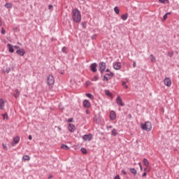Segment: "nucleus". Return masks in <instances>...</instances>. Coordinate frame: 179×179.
Returning a JSON list of instances; mask_svg holds the SVG:
<instances>
[{
  "instance_id": "nucleus-1",
  "label": "nucleus",
  "mask_w": 179,
  "mask_h": 179,
  "mask_svg": "<svg viewBox=\"0 0 179 179\" xmlns=\"http://www.w3.org/2000/svg\"><path fill=\"white\" fill-rule=\"evenodd\" d=\"M72 19L76 23H80L82 20V15H80V11L77 8L73 10Z\"/></svg>"
},
{
  "instance_id": "nucleus-2",
  "label": "nucleus",
  "mask_w": 179,
  "mask_h": 179,
  "mask_svg": "<svg viewBox=\"0 0 179 179\" xmlns=\"http://www.w3.org/2000/svg\"><path fill=\"white\" fill-rule=\"evenodd\" d=\"M141 129L146 131L147 132H150L152 131V123L149 121L145 122L144 124H141Z\"/></svg>"
},
{
  "instance_id": "nucleus-3",
  "label": "nucleus",
  "mask_w": 179,
  "mask_h": 179,
  "mask_svg": "<svg viewBox=\"0 0 179 179\" xmlns=\"http://www.w3.org/2000/svg\"><path fill=\"white\" fill-rule=\"evenodd\" d=\"M47 83L49 86H51L55 83V79L52 75H48L47 77Z\"/></svg>"
},
{
  "instance_id": "nucleus-4",
  "label": "nucleus",
  "mask_w": 179,
  "mask_h": 179,
  "mask_svg": "<svg viewBox=\"0 0 179 179\" xmlns=\"http://www.w3.org/2000/svg\"><path fill=\"white\" fill-rule=\"evenodd\" d=\"M143 164H144V166L147 167L144 169V171H150V168H149L150 166V164L149 163V161L148 160V159L146 158L143 159Z\"/></svg>"
},
{
  "instance_id": "nucleus-5",
  "label": "nucleus",
  "mask_w": 179,
  "mask_h": 179,
  "mask_svg": "<svg viewBox=\"0 0 179 179\" xmlns=\"http://www.w3.org/2000/svg\"><path fill=\"white\" fill-rule=\"evenodd\" d=\"M19 142H20V136H17L13 138V142H11L10 145L11 146H15L16 145H17V143H19Z\"/></svg>"
},
{
  "instance_id": "nucleus-6",
  "label": "nucleus",
  "mask_w": 179,
  "mask_h": 179,
  "mask_svg": "<svg viewBox=\"0 0 179 179\" xmlns=\"http://www.w3.org/2000/svg\"><path fill=\"white\" fill-rule=\"evenodd\" d=\"M113 68L116 71H120L121 69V62H115L113 63Z\"/></svg>"
},
{
  "instance_id": "nucleus-7",
  "label": "nucleus",
  "mask_w": 179,
  "mask_h": 179,
  "mask_svg": "<svg viewBox=\"0 0 179 179\" xmlns=\"http://www.w3.org/2000/svg\"><path fill=\"white\" fill-rule=\"evenodd\" d=\"M101 73H103L106 71V63L101 62L99 65Z\"/></svg>"
},
{
  "instance_id": "nucleus-8",
  "label": "nucleus",
  "mask_w": 179,
  "mask_h": 179,
  "mask_svg": "<svg viewBox=\"0 0 179 179\" xmlns=\"http://www.w3.org/2000/svg\"><path fill=\"white\" fill-rule=\"evenodd\" d=\"M109 117L111 121H114V120L117 118V115L115 114V112L114 110H112L110 112Z\"/></svg>"
},
{
  "instance_id": "nucleus-9",
  "label": "nucleus",
  "mask_w": 179,
  "mask_h": 179,
  "mask_svg": "<svg viewBox=\"0 0 179 179\" xmlns=\"http://www.w3.org/2000/svg\"><path fill=\"white\" fill-rule=\"evenodd\" d=\"M164 83L165 86L170 87V86H171V80L169 78H166L164 80Z\"/></svg>"
},
{
  "instance_id": "nucleus-10",
  "label": "nucleus",
  "mask_w": 179,
  "mask_h": 179,
  "mask_svg": "<svg viewBox=\"0 0 179 179\" xmlns=\"http://www.w3.org/2000/svg\"><path fill=\"white\" fill-rule=\"evenodd\" d=\"M92 138H93V135H92V134H90L88 135H84L83 136V141H92Z\"/></svg>"
},
{
  "instance_id": "nucleus-11",
  "label": "nucleus",
  "mask_w": 179,
  "mask_h": 179,
  "mask_svg": "<svg viewBox=\"0 0 179 179\" xmlns=\"http://www.w3.org/2000/svg\"><path fill=\"white\" fill-rule=\"evenodd\" d=\"M116 103L117 104H118V106H121L122 107H123L124 106V102H122V99H121V96H117V99H116Z\"/></svg>"
},
{
  "instance_id": "nucleus-12",
  "label": "nucleus",
  "mask_w": 179,
  "mask_h": 179,
  "mask_svg": "<svg viewBox=\"0 0 179 179\" xmlns=\"http://www.w3.org/2000/svg\"><path fill=\"white\" fill-rule=\"evenodd\" d=\"M90 68H91V71H92V72H97V64L94 63V64H91Z\"/></svg>"
},
{
  "instance_id": "nucleus-13",
  "label": "nucleus",
  "mask_w": 179,
  "mask_h": 179,
  "mask_svg": "<svg viewBox=\"0 0 179 179\" xmlns=\"http://www.w3.org/2000/svg\"><path fill=\"white\" fill-rule=\"evenodd\" d=\"M17 54L21 55V57H23V55L26 54V50H24V49H19L17 50Z\"/></svg>"
},
{
  "instance_id": "nucleus-14",
  "label": "nucleus",
  "mask_w": 179,
  "mask_h": 179,
  "mask_svg": "<svg viewBox=\"0 0 179 179\" xmlns=\"http://www.w3.org/2000/svg\"><path fill=\"white\" fill-rule=\"evenodd\" d=\"M76 129V127H75L74 124H69V131H70V132H73L75 131Z\"/></svg>"
},
{
  "instance_id": "nucleus-15",
  "label": "nucleus",
  "mask_w": 179,
  "mask_h": 179,
  "mask_svg": "<svg viewBox=\"0 0 179 179\" xmlns=\"http://www.w3.org/2000/svg\"><path fill=\"white\" fill-rule=\"evenodd\" d=\"M83 106L85 107V108H89L90 107V102L87 100H85L83 101Z\"/></svg>"
},
{
  "instance_id": "nucleus-16",
  "label": "nucleus",
  "mask_w": 179,
  "mask_h": 179,
  "mask_svg": "<svg viewBox=\"0 0 179 179\" xmlns=\"http://www.w3.org/2000/svg\"><path fill=\"white\" fill-rule=\"evenodd\" d=\"M5 107V101L2 99H0V110H3Z\"/></svg>"
},
{
  "instance_id": "nucleus-17",
  "label": "nucleus",
  "mask_w": 179,
  "mask_h": 179,
  "mask_svg": "<svg viewBox=\"0 0 179 179\" xmlns=\"http://www.w3.org/2000/svg\"><path fill=\"white\" fill-rule=\"evenodd\" d=\"M8 50H9V52H14L15 50H13V46H12V45L10 44H8Z\"/></svg>"
},
{
  "instance_id": "nucleus-18",
  "label": "nucleus",
  "mask_w": 179,
  "mask_h": 179,
  "mask_svg": "<svg viewBox=\"0 0 179 179\" xmlns=\"http://www.w3.org/2000/svg\"><path fill=\"white\" fill-rule=\"evenodd\" d=\"M111 135H113V136H117V135H118V132L117 131V130L115 129H113L112 130Z\"/></svg>"
},
{
  "instance_id": "nucleus-19",
  "label": "nucleus",
  "mask_w": 179,
  "mask_h": 179,
  "mask_svg": "<svg viewBox=\"0 0 179 179\" xmlns=\"http://www.w3.org/2000/svg\"><path fill=\"white\" fill-rule=\"evenodd\" d=\"M22 159H23L24 162H26V161L29 162V160H30V156H29V155H24V156L22 157Z\"/></svg>"
},
{
  "instance_id": "nucleus-20",
  "label": "nucleus",
  "mask_w": 179,
  "mask_h": 179,
  "mask_svg": "<svg viewBox=\"0 0 179 179\" xmlns=\"http://www.w3.org/2000/svg\"><path fill=\"white\" fill-rule=\"evenodd\" d=\"M62 149H64V150H69V147H68V145H62L61 146Z\"/></svg>"
},
{
  "instance_id": "nucleus-21",
  "label": "nucleus",
  "mask_w": 179,
  "mask_h": 179,
  "mask_svg": "<svg viewBox=\"0 0 179 179\" xmlns=\"http://www.w3.org/2000/svg\"><path fill=\"white\" fill-rule=\"evenodd\" d=\"M130 171H131V174H134V176H136V174L138 173L136 171V169H135L134 168L130 169Z\"/></svg>"
},
{
  "instance_id": "nucleus-22",
  "label": "nucleus",
  "mask_w": 179,
  "mask_h": 179,
  "mask_svg": "<svg viewBox=\"0 0 179 179\" xmlns=\"http://www.w3.org/2000/svg\"><path fill=\"white\" fill-rule=\"evenodd\" d=\"M150 59L152 61V62H156V58H155V56H153V55H150Z\"/></svg>"
},
{
  "instance_id": "nucleus-23",
  "label": "nucleus",
  "mask_w": 179,
  "mask_h": 179,
  "mask_svg": "<svg viewBox=\"0 0 179 179\" xmlns=\"http://www.w3.org/2000/svg\"><path fill=\"white\" fill-rule=\"evenodd\" d=\"M108 76H114V73H110V74H106L105 79H106V80H108Z\"/></svg>"
},
{
  "instance_id": "nucleus-24",
  "label": "nucleus",
  "mask_w": 179,
  "mask_h": 179,
  "mask_svg": "<svg viewBox=\"0 0 179 179\" xmlns=\"http://www.w3.org/2000/svg\"><path fill=\"white\" fill-rule=\"evenodd\" d=\"M86 96L88 97V99H90L91 100H93V99H94V97L93 96V95L92 94H86Z\"/></svg>"
},
{
  "instance_id": "nucleus-25",
  "label": "nucleus",
  "mask_w": 179,
  "mask_h": 179,
  "mask_svg": "<svg viewBox=\"0 0 179 179\" xmlns=\"http://www.w3.org/2000/svg\"><path fill=\"white\" fill-rule=\"evenodd\" d=\"M122 20H127L128 19V14H124L122 15Z\"/></svg>"
},
{
  "instance_id": "nucleus-26",
  "label": "nucleus",
  "mask_w": 179,
  "mask_h": 179,
  "mask_svg": "<svg viewBox=\"0 0 179 179\" xmlns=\"http://www.w3.org/2000/svg\"><path fill=\"white\" fill-rule=\"evenodd\" d=\"M114 11L115 13H117V15H120V8H118V7H115Z\"/></svg>"
},
{
  "instance_id": "nucleus-27",
  "label": "nucleus",
  "mask_w": 179,
  "mask_h": 179,
  "mask_svg": "<svg viewBox=\"0 0 179 179\" xmlns=\"http://www.w3.org/2000/svg\"><path fill=\"white\" fill-rule=\"evenodd\" d=\"M122 85L124 87V89H128V85H127V83H125V81L122 82Z\"/></svg>"
},
{
  "instance_id": "nucleus-28",
  "label": "nucleus",
  "mask_w": 179,
  "mask_h": 179,
  "mask_svg": "<svg viewBox=\"0 0 179 179\" xmlns=\"http://www.w3.org/2000/svg\"><path fill=\"white\" fill-rule=\"evenodd\" d=\"M81 152H82V153H83L84 155H86V153H87V150L86 148H81Z\"/></svg>"
},
{
  "instance_id": "nucleus-29",
  "label": "nucleus",
  "mask_w": 179,
  "mask_h": 179,
  "mask_svg": "<svg viewBox=\"0 0 179 179\" xmlns=\"http://www.w3.org/2000/svg\"><path fill=\"white\" fill-rule=\"evenodd\" d=\"M161 3H169V0H159Z\"/></svg>"
},
{
  "instance_id": "nucleus-30",
  "label": "nucleus",
  "mask_w": 179,
  "mask_h": 179,
  "mask_svg": "<svg viewBox=\"0 0 179 179\" xmlns=\"http://www.w3.org/2000/svg\"><path fill=\"white\" fill-rule=\"evenodd\" d=\"M5 6L7 8H12V4L10 3H7L5 4Z\"/></svg>"
},
{
  "instance_id": "nucleus-31",
  "label": "nucleus",
  "mask_w": 179,
  "mask_h": 179,
  "mask_svg": "<svg viewBox=\"0 0 179 179\" xmlns=\"http://www.w3.org/2000/svg\"><path fill=\"white\" fill-rule=\"evenodd\" d=\"M3 120H8V114L7 113H5V114H3Z\"/></svg>"
},
{
  "instance_id": "nucleus-32",
  "label": "nucleus",
  "mask_w": 179,
  "mask_h": 179,
  "mask_svg": "<svg viewBox=\"0 0 179 179\" xmlns=\"http://www.w3.org/2000/svg\"><path fill=\"white\" fill-rule=\"evenodd\" d=\"M2 146H3V149H4V150H8V146H6V144L2 143Z\"/></svg>"
},
{
  "instance_id": "nucleus-33",
  "label": "nucleus",
  "mask_w": 179,
  "mask_h": 179,
  "mask_svg": "<svg viewBox=\"0 0 179 179\" xmlns=\"http://www.w3.org/2000/svg\"><path fill=\"white\" fill-rule=\"evenodd\" d=\"M48 9L50 10H54V6H52V5H49L48 6Z\"/></svg>"
},
{
  "instance_id": "nucleus-34",
  "label": "nucleus",
  "mask_w": 179,
  "mask_h": 179,
  "mask_svg": "<svg viewBox=\"0 0 179 179\" xmlns=\"http://www.w3.org/2000/svg\"><path fill=\"white\" fill-rule=\"evenodd\" d=\"M106 96H111V93L108 90L106 91Z\"/></svg>"
},
{
  "instance_id": "nucleus-35",
  "label": "nucleus",
  "mask_w": 179,
  "mask_h": 179,
  "mask_svg": "<svg viewBox=\"0 0 179 179\" xmlns=\"http://www.w3.org/2000/svg\"><path fill=\"white\" fill-rule=\"evenodd\" d=\"M91 82L90 81H87V83H86V86L87 87V86H90V85H91Z\"/></svg>"
},
{
  "instance_id": "nucleus-36",
  "label": "nucleus",
  "mask_w": 179,
  "mask_h": 179,
  "mask_svg": "<svg viewBox=\"0 0 179 179\" xmlns=\"http://www.w3.org/2000/svg\"><path fill=\"white\" fill-rule=\"evenodd\" d=\"M62 51L63 52H66V47H64V48H62Z\"/></svg>"
},
{
  "instance_id": "nucleus-37",
  "label": "nucleus",
  "mask_w": 179,
  "mask_h": 179,
  "mask_svg": "<svg viewBox=\"0 0 179 179\" xmlns=\"http://www.w3.org/2000/svg\"><path fill=\"white\" fill-rule=\"evenodd\" d=\"M167 20V14H165L164 15V20Z\"/></svg>"
},
{
  "instance_id": "nucleus-38",
  "label": "nucleus",
  "mask_w": 179,
  "mask_h": 179,
  "mask_svg": "<svg viewBox=\"0 0 179 179\" xmlns=\"http://www.w3.org/2000/svg\"><path fill=\"white\" fill-rule=\"evenodd\" d=\"M1 33H2V34H5V33H6V31L3 28L1 29Z\"/></svg>"
},
{
  "instance_id": "nucleus-39",
  "label": "nucleus",
  "mask_w": 179,
  "mask_h": 179,
  "mask_svg": "<svg viewBox=\"0 0 179 179\" xmlns=\"http://www.w3.org/2000/svg\"><path fill=\"white\" fill-rule=\"evenodd\" d=\"M122 174H124V176H126V174H127V172H126L125 170H124V169L122 170Z\"/></svg>"
},
{
  "instance_id": "nucleus-40",
  "label": "nucleus",
  "mask_w": 179,
  "mask_h": 179,
  "mask_svg": "<svg viewBox=\"0 0 179 179\" xmlns=\"http://www.w3.org/2000/svg\"><path fill=\"white\" fill-rule=\"evenodd\" d=\"M114 179H121V178H120V175H117Z\"/></svg>"
},
{
  "instance_id": "nucleus-41",
  "label": "nucleus",
  "mask_w": 179,
  "mask_h": 179,
  "mask_svg": "<svg viewBox=\"0 0 179 179\" xmlns=\"http://www.w3.org/2000/svg\"><path fill=\"white\" fill-rule=\"evenodd\" d=\"M6 72H7V73H9V72H10V68H7Z\"/></svg>"
},
{
  "instance_id": "nucleus-42",
  "label": "nucleus",
  "mask_w": 179,
  "mask_h": 179,
  "mask_svg": "<svg viewBox=\"0 0 179 179\" xmlns=\"http://www.w3.org/2000/svg\"><path fill=\"white\" fill-rule=\"evenodd\" d=\"M133 67L136 68V62H134Z\"/></svg>"
},
{
  "instance_id": "nucleus-43",
  "label": "nucleus",
  "mask_w": 179,
  "mask_h": 179,
  "mask_svg": "<svg viewBox=\"0 0 179 179\" xmlns=\"http://www.w3.org/2000/svg\"><path fill=\"white\" fill-rule=\"evenodd\" d=\"M15 93L17 94H20V92H19V90H15Z\"/></svg>"
},
{
  "instance_id": "nucleus-44",
  "label": "nucleus",
  "mask_w": 179,
  "mask_h": 179,
  "mask_svg": "<svg viewBox=\"0 0 179 179\" xmlns=\"http://www.w3.org/2000/svg\"><path fill=\"white\" fill-rule=\"evenodd\" d=\"M72 121H73V119H72V118H69V119L68 120V122H72Z\"/></svg>"
},
{
  "instance_id": "nucleus-45",
  "label": "nucleus",
  "mask_w": 179,
  "mask_h": 179,
  "mask_svg": "<svg viewBox=\"0 0 179 179\" xmlns=\"http://www.w3.org/2000/svg\"><path fill=\"white\" fill-rule=\"evenodd\" d=\"M31 139H33V137L31 136V135H29V141H31Z\"/></svg>"
},
{
  "instance_id": "nucleus-46",
  "label": "nucleus",
  "mask_w": 179,
  "mask_h": 179,
  "mask_svg": "<svg viewBox=\"0 0 179 179\" xmlns=\"http://www.w3.org/2000/svg\"><path fill=\"white\" fill-rule=\"evenodd\" d=\"M19 94H16L14 95L15 97V99H17V97H19Z\"/></svg>"
},
{
  "instance_id": "nucleus-47",
  "label": "nucleus",
  "mask_w": 179,
  "mask_h": 179,
  "mask_svg": "<svg viewBox=\"0 0 179 179\" xmlns=\"http://www.w3.org/2000/svg\"><path fill=\"white\" fill-rule=\"evenodd\" d=\"M146 176H147L146 172H144V173H143V177H146Z\"/></svg>"
},
{
  "instance_id": "nucleus-48",
  "label": "nucleus",
  "mask_w": 179,
  "mask_h": 179,
  "mask_svg": "<svg viewBox=\"0 0 179 179\" xmlns=\"http://www.w3.org/2000/svg\"><path fill=\"white\" fill-rule=\"evenodd\" d=\"M97 79H99V78L97 76H95L93 79V80H97Z\"/></svg>"
},
{
  "instance_id": "nucleus-49",
  "label": "nucleus",
  "mask_w": 179,
  "mask_h": 179,
  "mask_svg": "<svg viewBox=\"0 0 179 179\" xmlns=\"http://www.w3.org/2000/svg\"><path fill=\"white\" fill-rule=\"evenodd\" d=\"M51 178H52V175H50L48 177V179H51Z\"/></svg>"
},
{
  "instance_id": "nucleus-50",
  "label": "nucleus",
  "mask_w": 179,
  "mask_h": 179,
  "mask_svg": "<svg viewBox=\"0 0 179 179\" xmlns=\"http://www.w3.org/2000/svg\"><path fill=\"white\" fill-rule=\"evenodd\" d=\"M0 26H2V20H1V18H0Z\"/></svg>"
},
{
  "instance_id": "nucleus-51",
  "label": "nucleus",
  "mask_w": 179,
  "mask_h": 179,
  "mask_svg": "<svg viewBox=\"0 0 179 179\" xmlns=\"http://www.w3.org/2000/svg\"><path fill=\"white\" fill-rule=\"evenodd\" d=\"M138 166L139 167H141L142 166V164H141V162L138 163Z\"/></svg>"
},
{
  "instance_id": "nucleus-52",
  "label": "nucleus",
  "mask_w": 179,
  "mask_h": 179,
  "mask_svg": "<svg viewBox=\"0 0 179 179\" xmlns=\"http://www.w3.org/2000/svg\"><path fill=\"white\" fill-rule=\"evenodd\" d=\"M140 169H141V171H142V170H143V168H142V166H140Z\"/></svg>"
},
{
  "instance_id": "nucleus-53",
  "label": "nucleus",
  "mask_w": 179,
  "mask_h": 179,
  "mask_svg": "<svg viewBox=\"0 0 179 179\" xmlns=\"http://www.w3.org/2000/svg\"><path fill=\"white\" fill-rule=\"evenodd\" d=\"M87 114H90L89 110H86Z\"/></svg>"
},
{
  "instance_id": "nucleus-54",
  "label": "nucleus",
  "mask_w": 179,
  "mask_h": 179,
  "mask_svg": "<svg viewBox=\"0 0 179 179\" xmlns=\"http://www.w3.org/2000/svg\"><path fill=\"white\" fill-rule=\"evenodd\" d=\"M170 13H167L166 15H167V16H168V15H170Z\"/></svg>"
},
{
  "instance_id": "nucleus-55",
  "label": "nucleus",
  "mask_w": 179,
  "mask_h": 179,
  "mask_svg": "<svg viewBox=\"0 0 179 179\" xmlns=\"http://www.w3.org/2000/svg\"><path fill=\"white\" fill-rule=\"evenodd\" d=\"M15 48H17V46H15Z\"/></svg>"
},
{
  "instance_id": "nucleus-56",
  "label": "nucleus",
  "mask_w": 179,
  "mask_h": 179,
  "mask_svg": "<svg viewBox=\"0 0 179 179\" xmlns=\"http://www.w3.org/2000/svg\"><path fill=\"white\" fill-rule=\"evenodd\" d=\"M106 72H108V69H106Z\"/></svg>"
}]
</instances>
